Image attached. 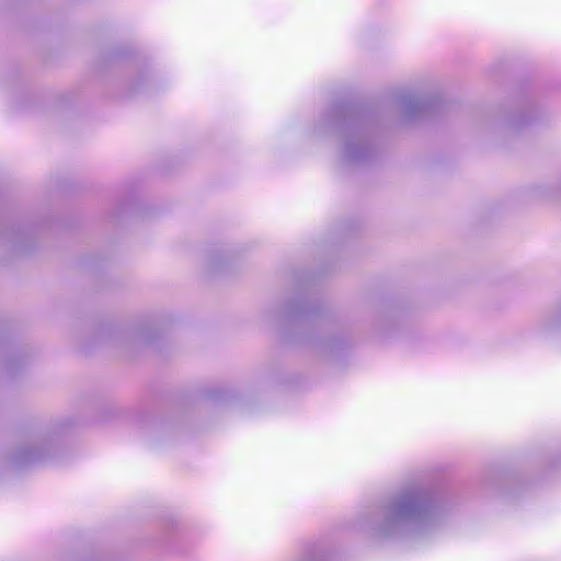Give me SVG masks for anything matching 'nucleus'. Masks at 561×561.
I'll return each instance as SVG.
<instances>
[{
	"label": "nucleus",
	"instance_id": "f257e3e1",
	"mask_svg": "<svg viewBox=\"0 0 561 561\" xmlns=\"http://www.w3.org/2000/svg\"><path fill=\"white\" fill-rule=\"evenodd\" d=\"M440 517V508L421 495H411L393 502L385 512L378 534L390 537L403 533L432 529Z\"/></svg>",
	"mask_w": 561,
	"mask_h": 561
}]
</instances>
